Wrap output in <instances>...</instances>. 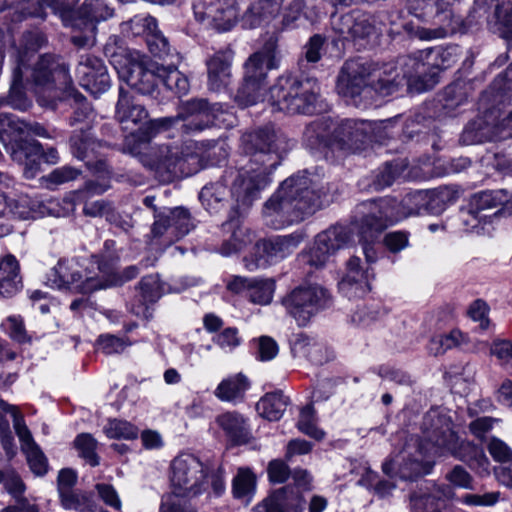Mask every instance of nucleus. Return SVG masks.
Listing matches in <instances>:
<instances>
[{"label": "nucleus", "mask_w": 512, "mask_h": 512, "mask_svg": "<svg viewBox=\"0 0 512 512\" xmlns=\"http://www.w3.org/2000/svg\"><path fill=\"white\" fill-rule=\"evenodd\" d=\"M382 470L388 476H398L403 480H413L428 472L421 461L406 460L403 452L385 461Z\"/></svg>", "instance_id": "4c0bfd02"}, {"label": "nucleus", "mask_w": 512, "mask_h": 512, "mask_svg": "<svg viewBox=\"0 0 512 512\" xmlns=\"http://www.w3.org/2000/svg\"><path fill=\"white\" fill-rule=\"evenodd\" d=\"M171 469L173 494L194 497L205 490L206 475L203 464L193 455L183 454L176 457L172 462Z\"/></svg>", "instance_id": "f3484780"}, {"label": "nucleus", "mask_w": 512, "mask_h": 512, "mask_svg": "<svg viewBox=\"0 0 512 512\" xmlns=\"http://www.w3.org/2000/svg\"><path fill=\"white\" fill-rule=\"evenodd\" d=\"M250 381L243 373L229 375L222 379L214 390L215 397L221 402L239 404L245 400L246 392L250 389Z\"/></svg>", "instance_id": "e433bc0d"}, {"label": "nucleus", "mask_w": 512, "mask_h": 512, "mask_svg": "<svg viewBox=\"0 0 512 512\" xmlns=\"http://www.w3.org/2000/svg\"><path fill=\"white\" fill-rule=\"evenodd\" d=\"M324 197L306 172L297 173L284 180L265 202L262 212L264 221L273 229L300 222L325 204Z\"/></svg>", "instance_id": "20e7f679"}, {"label": "nucleus", "mask_w": 512, "mask_h": 512, "mask_svg": "<svg viewBox=\"0 0 512 512\" xmlns=\"http://www.w3.org/2000/svg\"><path fill=\"white\" fill-rule=\"evenodd\" d=\"M256 485V476L251 469L240 467L232 481L233 497L249 504L255 495Z\"/></svg>", "instance_id": "a19ab883"}, {"label": "nucleus", "mask_w": 512, "mask_h": 512, "mask_svg": "<svg viewBox=\"0 0 512 512\" xmlns=\"http://www.w3.org/2000/svg\"><path fill=\"white\" fill-rule=\"evenodd\" d=\"M97 146H99V143L91 137L90 132L83 129L74 132L70 138L71 152L80 160L88 158L90 154L94 153Z\"/></svg>", "instance_id": "8fccbe9b"}, {"label": "nucleus", "mask_w": 512, "mask_h": 512, "mask_svg": "<svg viewBox=\"0 0 512 512\" xmlns=\"http://www.w3.org/2000/svg\"><path fill=\"white\" fill-rule=\"evenodd\" d=\"M81 175V170L72 166H61L55 168L41 178V183L48 189H55L57 186L76 180Z\"/></svg>", "instance_id": "603ef678"}, {"label": "nucleus", "mask_w": 512, "mask_h": 512, "mask_svg": "<svg viewBox=\"0 0 512 512\" xmlns=\"http://www.w3.org/2000/svg\"><path fill=\"white\" fill-rule=\"evenodd\" d=\"M163 70L161 71V83L164 88L179 95H184L189 91L187 77L176 67L163 65Z\"/></svg>", "instance_id": "09e8293b"}, {"label": "nucleus", "mask_w": 512, "mask_h": 512, "mask_svg": "<svg viewBox=\"0 0 512 512\" xmlns=\"http://www.w3.org/2000/svg\"><path fill=\"white\" fill-rule=\"evenodd\" d=\"M254 509L255 512H303V499L284 487L273 492Z\"/></svg>", "instance_id": "72a5a7b5"}, {"label": "nucleus", "mask_w": 512, "mask_h": 512, "mask_svg": "<svg viewBox=\"0 0 512 512\" xmlns=\"http://www.w3.org/2000/svg\"><path fill=\"white\" fill-rule=\"evenodd\" d=\"M233 57L232 50L225 49L217 51L207 58V84L210 90L220 91L230 83Z\"/></svg>", "instance_id": "7c9ffc66"}, {"label": "nucleus", "mask_w": 512, "mask_h": 512, "mask_svg": "<svg viewBox=\"0 0 512 512\" xmlns=\"http://www.w3.org/2000/svg\"><path fill=\"white\" fill-rule=\"evenodd\" d=\"M115 259L111 258L109 264L102 263L98 255L91 257V266L98 272L87 269L85 276L82 274L81 265L75 259H60L47 276V284L55 289L76 290L81 293H91L98 289L106 288L108 284L115 282Z\"/></svg>", "instance_id": "9d476101"}, {"label": "nucleus", "mask_w": 512, "mask_h": 512, "mask_svg": "<svg viewBox=\"0 0 512 512\" xmlns=\"http://www.w3.org/2000/svg\"><path fill=\"white\" fill-rule=\"evenodd\" d=\"M303 6L300 0H291L282 11L280 28L282 30L294 29L302 15Z\"/></svg>", "instance_id": "680f3d73"}, {"label": "nucleus", "mask_w": 512, "mask_h": 512, "mask_svg": "<svg viewBox=\"0 0 512 512\" xmlns=\"http://www.w3.org/2000/svg\"><path fill=\"white\" fill-rule=\"evenodd\" d=\"M45 37L39 32H29L24 35V50L17 51L15 65L12 69V81L7 98H0V106L7 104L14 109L27 110L31 103L25 95V85L30 83L28 77L24 78L29 70L28 62L36 51L45 43Z\"/></svg>", "instance_id": "4468645a"}, {"label": "nucleus", "mask_w": 512, "mask_h": 512, "mask_svg": "<svg viewBox=\"0 0 512 512\" xmlns=\"http://www.w3.org/2000/svg\"><path fill=\"white\" fill-rule=\"evenodd\" d=\"M242 213H232L223 224V230L229 233V238L224 240L220 253L223 256H231L244 249L253 240L252 232L240 222Z\"/></svg>", "instance_id": "2f4dec72"}, {"label": "nucleus", "mask_w": 512, "mask_h": 512, "mask_svg": "<svg viewBox=\"0 0 512 512\" xmlns=\"http://www.w3.org/2000/svg\"><path fill=\"white\" fill-rule=\"evenodd\" d=\"M512 137V112L497 127H492L482 118L470 122L464 129L461 141L466 145H473L485 141H497Z\"/></svg>", "instance_id": "cd10ccee"}, {"label": "nucleus", "mask_w": 512, "mask_h": 512, "mask_svg": "<svg viewBox=\"0 0 512 512\" xmlns=\"http://www.w3.org/2000/svg\"><path fill=\"white\" fill-rule=\"evenodd\" d=\"M31 84L40 106L51 110L70 107L69 124L84 121L92 112L90 104L75 90L69 67L53 56H40L30 73Z\"/></svg>", "instance_id": "7ed1b4c3"}, {"label": "nucleus", "mask_w": 512, "mask_h": 512, "mask_svg": "<svg viewBox=\"0 0 512 512\" xmlns=\"http://www.w3.org/2000/svg\"><path fill=\"white\" fill-rule=\"evenodd\" d=\"M63 508L76 510L79 512H93L96 504L92 497L87 493H76L72 490L64 491L60 494Z\"/></svg>", "instance_id": "3c124183"}, {"label": "nucleus", "mask_w": 512, "mask_h": 512, "mask_svg": "<svg viewBox=\"0 0 512 512\" xmlns=\"http://www.w3.org/2000/svg\"><path fill=\"white\" fill-rule=\"evenodd\" d=\"M191 228L188 211L174 208L155 215L151 232L153 237H163L164 244L170 245L187 235Z\"/></svg>", "instance_id": "5701e85b"}, {"label": "nucleus", "mask_w": 512, "mask_h": 512, "mask_svg": "<svg viewBox=\"0 0 512 512\" xmlns=\"http://www.w3.org/2000/svg\"><path fill=\"white\" fill-rule=\"evenodd\" d=\"M267 101L278 111L312 114L320 108V87L314 78L299 79L283 74L268 92Z\"/></svg>", "instance_id": "f8f14e48"}, {"label": "nucleus", "mask_w": 512, "mask_h": 512, "mask_svg": "<svg viewBox=\"0 0 512 512\" xmlns=\"http://www.w3.org/2000/svg\"><path fill=\"white\" fill-rule=\"evenodd\" d=\"M452 420L439 409L429 410L422 421L423 442L420 453L437 456L443 445H447L453 437Z\"/></svg>", "instance_id": "6ab92c4d"}, {"label": "nucleus", "mask_w": 512, "mask_h": 512, "mask_svg": "<svg viewBox=\"0 0 512 512\" xmlns=\"http://www.w3.org/2000/svg\"><path fill=\"white\" fill-rule=\"evenodd\" d=\"M458 46H436L420 50L397 60L402 83L413 92L421 93L436 83L438 71L451 67L458 60Z\"/></svg>", "instance_id": "6e6552de"}, {"label": "nucleus", "mask_w": 512, "mask_h": 512, "mask_svg": "<svg viewBox=\"0 0 512 512\" xmlns=\"http://www.w3.org/2000/svg\"><path fill=\"white\" fill-rule=\"evenodd\" d=\"M279 65L277 40L271 37L244 62L242 84L235 95V101L241 107L262 101L266 92L268 72L277 69Z\"/></svg>", "instance_id": "9b49d317"}, {"label": "nucleus", "mask_w": 512, "mask_h": 512, "mask_svg": "<svg viewBox=\"0 0 512 512\" xmlns=\"http://www.w3.org/2000/svg\"><path fill=\"white\" fill-rule=\"evenodd\" d=\"M297 426L301 432L312 438L320 440L324 437V432L315 424L314 410L311 406H306L301 410Z\"/></svg>", "instance_id": "052dcab7"}, {"label": "nucleus", "mask_w": 512, "mask_h": 512, "mask_svg": "<svg viewBox=\"0 0 512 512\" xmlns=\"http://www.w3.org/2000/svg\"><path fill=\"white\" fill-rule=\"evenodd\" d=\"M353 228L333 226L319 233L308 254V263L316 268L324 266L330 257L352 241Z\"/></svg>", "instance_id": "412c9836"}, {"label": "nucleus", "mask_w": 512, "mask_h": 512, "mask_svg": "<svg viewBox=\"0 0 512 512\" xmlns=\"http://www.w3.org/2000/svg\"><path fill=\"white\" fill-rule=\"evenodd\" d=\"M79 455L91 466L99 464V458L95 452L97 442L90 434H80L74 441Z\"/></svg>", "instance_id": "4d7b16f0"}, {"label": "nucleus", "mask_w": 512, "mask_h": 512, "mask_svg": "<svg viewBox=\"0 0 512 512\" xmlns=\"http://www.w3.org/2000/svg\"><path fill=\"white\" fill-rule=\"evenodd\" d=\"M372 130L366 121L344 119L334 122L322 117L311 122L304 132V143L312 151L355 152L360 150Z\"/></svg>", "instance_id": "0eeeda50"}, {"label": "nucleus", "mask_w": 512, "mask_h": 512, "mask_svg": "<svg viewBox=\"0 0 512 512\" xmlns=\"http://www.w3.org/2000/svg\"><path fill=\"white\" fill-rule=\"evenodd\" d=\"M21 288L19 263L13 255L8 254L0 260V294L11 297Z\"/></svg>", "instance_id": "58836bf2"}, {"label": "nucleus", "mask_w": 512, "mask_h": 512, "mask_svg": "<svg viewBox=\"0 0 512 512\" xmlns=\"http://www.w3.org/2000/svg\"><path fill=\"white\" fill-rule=\"evenodd\" d=\"M76 75L80 85L94 96L106 92L110 87V77L103 61L91 54L79 58Z\"/></svg>", "instance_id": "b1692460"}, {"label": "nucleus", "mask_w": 512, "mask_h": 512, "mask_svg": "<svg viewBox=\"0 0 512 512\" xmlns=\"http://www.w3.org/2000/svg\"><path fill=\"white\" fill-rule=\"evenodd\" d=\"M446 479L455 487L473 489L472 476L460 465H456L449 473H447Z\"/></svg>", "instance_id": "774afa93"}, {"label": "nucleus", "mask_w": 512, "mask_h": 512, "mask_svg": "<svg viewBox=\"0 0 512 512\" xmlns=\"http://www.w3.org/2000/svg\"><path fill=\"white\" fill-rule=\"evenodd\" d=\"M228 289L235 293H245L251 302L260 305L269 304L273 298L275 283L272 279L234 277L228 283Z\"/></svg>", "instance_id": "c756f323"}, {"label": "nucleus", "mask_w": 512, "mask_h": 512, "mask_svg": "<svg viewBox=\"0 0 512 512\" xmlns=\"http://www.w3.org/2000/svg\"><path fill=\"white\" fill-rule=\"evenodd\" d=\"M293 350L308 357L313 362L321 363L323 361V357L319 355L322 351V345L306 335L300 334L297 336L293 343Z\"/></svg>", "instance_id": "6e6d98bb"}, {"label": "nucleus", "mask_w": 512, "mask_h": 512, "mask_svg": "<svg viewBox=\"0 0 512 512\" xmlns=\"http://www.w3.org/2000/svg\"><path fill=\"white\" fill-rule=\"evenodd\" d=\"M508 202L505 190H486L475 193L469 200V207L474 213L486 214V211L496 209Z\"/></svg>", "instance_id": "37998d69"}, {"label": "nucleus", "mask_w": 512, "mask_h": 512, "mask_svg": "<svg viewBox=\"0 0 512 512\" xmlns=\"http://www.w3.org/2000/svg\"><path fill=\"white\" fill-rule=\"evenodd\" d=\"M32 472L38 476L47 472V460L38 445L23 450Z\"/></svg>", "instance_id": "0e129e2a"}, {"label": "nucleus", "mask_w": 512, "mask_h": 512, "mask_svg": "<svg viewBox=\"0 0 512 512\" xmlns=\"http://www.w3.org/2000/svg\"><path fill=\"white\" fill-rule=\"evenodd\" d=\"M148 111L144 105L123 87L119 88V98L116 104L115 118L121 128L131 134L125 140V146H146L159 132L172 127L181 128L183 133L192 134L204 130L213 122L212 112L200 100H189L179 106L174 117H162L148 120Z\"/></svg>", "instance_id": "f03ea898"}, {"label": "nucleus", "mask_w": 512, "mask_h": 512, "mask_svg": "<svg viewBox=\"0 0 512 512\" xmlns=\"http://www.w3.org/2000/svg\"><path fill=\"white\" fill-rule=\"evenodd\" d=\"M498 209L493 214H480L474 213L471 207L468 206L467 210L462 212V222L466 226V230L470 232L479 233L487 223H491L492 219L500 213Z\"/></svg>", "instance_id": "13d9d810"}, {"label": "nucleus", "mask_w": 512, "mask_h": 512, "mask_svg": "<svg viewBox=\"0 0 512 512\" xmlns=\"http://www.w3.org/2000/svg\"><path fill=\"white\" fill-rule=\"evenodd\" d=\"M398 64H384L381 67L357 60L346 61L337 81L340 95L355 98L374 90L380 95H390L402 86Z\"/></svg>", "instance_id": "423d86ee"}, {"label": "nucleus", "mask_w": 512, "mask_h": 512, "mask_svg": "<svg viewBox=\"0 0 512 512\" xmlns=\"http://www.w3.org/2000/svg\"><path fill=\"white\" fill-rule=\"evenodd\" d=\"M113 14L112 9L104 2V0H85L81 9L80 15L91 24L106 20Z\"/></svg>", "instance_id": "864d4df0"}, {"label": "nucleus", "mask_w": 512, "mask_h": 512, "mask_svg": "<svg viewBox=\"0 0 512 512\" xmlns=\"http://www.w3.org/2000/svg\"><path fill=\"white\" fill-rule=\"evenodd\" d=\"M304 239L302 231L262 239L254 245L250 256L244 258L245 267L254 271L282 261L293 254Z\"/></svg>", "instance_id": "2eb2a0df"}, {"label": "nucleus", "mask_w": 512, "mask_h": 512, "mask_svg": "<svg viewBox=\"0 0 512 512\" xmlns=\"http://www.w3.org/2000/svg\"><path fill=\"white\" fill-rule=\"evenodd\" d=\"M70 1L64 5L65 8L72 6L76 0ZM45 7L58 8L57 0H3L0 11L7 10L9 15H12L13 21H21L27 16L43 17Z\"/></svg>", "instance_id": "473e14b6"}, {"label": "nucleus", "mask_w": 512, "mask_h": 512, "mask_svg": "<svg viewBox=\"0 0 512 512\" xmlns=\"http://www.w3.org/2000/svg\"><path fill=\"white\" fill-rule=\"evenodd\" d=\"M453 200V193L448 188H442L432 193L423 190L411 192L405 195L400 202L393 199V212L397 216L396 223L407 217L418 216L427 212L432 203L442 202L446 205V203H451Z\"/></svg>", "instance_id": "4be33fe9"}, {"label": "nucleus", "mask_w": 512, "mask_h": 512, "mask_svg": "<svg viewBox=\"0 0 512 512\" xmlns=\"http://www.w3.org/2000/svg\"><path fill=\"white\" fill-rule=\"evenodd\" d=\"M488 451L496 462L510 463L512 461V449L498 438L490 439Z\"/></svg>", "instance_id": "69168bd1"}, {"label": "nucleus", "mask_w": 512, "mask_h": 512, "mask_svg": "<svg viewBox=\"0 0 512 512\" xmlns=\"http://www.w3.org/2000/svg\"><path fill=\"white\" fill-rule=\"evenodd\" d=\"M411 508L413 512H440L436 496L431 494L411 496Z\"/></svg>", "instance_id": "338daca9"}, {"label": "nucleus", "mask_w": 512, "mask_h": 512, "mask_svg": "<svg viewBox=\"0 0 512 512\" xmlns=\"http://www.w3.org/2000/svg\"><path fill=\"white\" fill-rule=\"evenodd\" d=\"M401 171L402 166L399 163H387L375 176L374 185L376 189H384L392 185Z\"/></svg>", "instance_id": "e2e57ef3"}, {"label": "nucleus", "mask_w": 512, "mask_h": 512, "mask_svg": "<svg viewBox=\"0 0 512 512\" xmlns=\"http://www.w3.org/2000/svg\"><path fill=\"white\" fill-rule=\"evenodd\" d=\"M142 150L143 146L130 147V153L163 182L191 176L203 168L197 147L191 141L158 145L150 147L147 152Z\"/></svg>", "instance_id": "39448f33"}, {"label": "nucleus", "mask_w": 512, "mask_h": 512, "mask_svg": "<svg viewBox=\"0 0 512 512\" xmlns=\"http://www.w3.org/2000/svg\"><path fill=\"white\" fill-rule=\"evenodd\" d=\"M451 454L460 461L466 462L470 468L474 469L479 474H489L490 461L485 455L483 449L470 441H459L455 432L451 441L447 445H443V449L437 456Z\"/></svg>", "instance_id": "bb28decb"}, {"label": "nucleus", "mask_w": 512, "mask_h": 512, "mask_svg": "<svg viewBox=\"0 0 512 512\" xmlns=\"http://www.w3.org/2000/svg\"><path fill=\"white\" fill-rule=\"evenodd\" d=\"M104 432L111 439L131 440L137 438L138 435V430L134 425L118 419L109 420L104 427Z\"/></svg>", "instance_id": "5fc2aeb1"}, {"label": "nucleus", "mask_w": 512, "mask_h": 512, "mask_svg": "<svg viewBox=\"0 0 512 512\" xmlns=\"http://www.w3.org/2000/svg\"><path fill=\"white\" fill-rule=\"evenodd\" d=\"M282 0H254L242 16V25L253 29L269 24L281 9Z\"/></svg>", "instance_id": "f704fd0d"}, {"label": "nucleus", "mask_w": 512, "mask_h": 512, "mask_svg": "<svg viewBox=\"0 0 512 512\" xmlns=\"http://www.w3.org/2000/svg\"><path fill=\"white\" fill-rule=\"evenodd\" d=\"M475 12H488L491 6H495L494 16L496 22L504 29V32H512V0H475Z\"/></svg>", "instance_id": "79ce46f5"}, {"label": "nucleus", "mask_w": 512, "mask_h": 512, "mask_svg": "<svg viewBox=\"0 0 512 512\" xmlns=\"http://www.w3.org/2000/svg\"><path fill=\"white\" fill-rule=\"evenodd\" d=\"M0 408L3 411L8 412L12 415L13 426L20 440L22 451L37 445L31 435L30 430L25 424L23 416L19 413L18 408L16 406L8 404L4 400H0Z\"/></svg>", "instance_id": "de8ad7c7"}, {"label": "nucleus", "mask_w": 512, "mask_h": 512, "mask_svg": "<svg viewBox=\"0 0 512 512\" xmlns=\"http://www.w3.org/2000/svg\"><path fill=\"white\" fill-rule=\"evenodd\" d=\"M30 133L42 138L52 137L40 123L26 122L13 115L0 114V142L10 154L11 146L17 148V143H26L27 141L22 139V135Z\"/></svg>", "instance_id": "393cba45"}, {"label": "nucleus", "mask_w": 512, "mask_h": 512, "mask_svg": "<svg viewBox=\"0 0 512 512\" xmlns=\"http://www.w3.org/2000/svg\"><path fill=\"white\" fill-rule=\"evenodd\" d=\"M359 219L353 225L359 234H380L387 227L396 223V215L393 212V199L381 198L363 202L358 206Z\"/></svg>", "instance_id": "a211bd4d"}, {"label": "nucleus", "mask_w": 512, "mask_h": 512, "mask_svg": "<svg viewBox=\"0 0 512 512\" xmlns=\"http://www.w3.org/2000/svg\"><path fill=\"white\" fill-rule=\"evenodd\" d=\"M11 157L14 161L24 165V174L26 178H33L39 169L37 160L42 157L49 164L58 163L60 157L55 148L43 150L42 145L38 141L26 143H17V148L11 146Z\"/></svg>", "instance_id": "a878e982"}, {"label": "nucleus", "mask_w": 512, "mask_h": 512, "mask_svg": "<svg viewBox=\"0 0 512 512\" xmlns=\"http://www.w3.org/2000/svg\"><path fill=\"white\" fill-rule=\"evenodd\" d=\"M490 352L495 356L499 365L512 374V342L509 340H496L492 343Z\"/></svg>", "instance_id": "bf43d9fd"}, {"label": "nucleus", "mask_w": 512, "mask_h": 512, "mask_svg": "<svg viewBox=\"0 0 512 512\" xmlns=\"http://www.w3.org/2000/svg\"><path fill=\"white\" fill-rule=\"evenodd\" d=\"M111 50L112 48L107 46L105 53L119 78L139 93L154 96L158 83L161 82L163 64L141 56L138 52H129L121 48L118 51Z\"/></svg>", "instance_id": "ddd939ff"}, {"label": "nucleus", "mask_w": 512, "mask_h": 512, "mask_svg": "<svg viewBox=\"0 0 512 512\" xmlns=\"http://www.w3.org/2000/svg\"><path fill=\"white\" fill-rule=\"evenodd\" d=\"M388 311L379 303L359 306L351 315V321L359 327H369L384 319Z\"/></svg>", "instance_id": "49530a36"}, {"label": "nucleus", "mask_w": 512, "mask_h": 512, "mask_svg": "<svg viewBox=\"0 0 512 512\" xmlns=\"http://www.w3.org/2000/svg\"><path fill=\"white\" fill-rule=\"evenodd\" d=\"M291 148L290 141L280 131L267 126L245 133L241 149L247 160L239 168H228L224 179L229 183V195L234 213H246L271 183L270 175L280 164L282 155Z\"/></svg>", "instance_id": "f257e3e1"}, {"label": "nucleus", "mask_w": 512, "mask_h": 512, "mask_svg": "<svg viewBox=\"0 0 512 512\" xmlns=\"http://www.w3.org/2000/svg\"><path fill=\"white\" fill-rule=\"evenodd\" d=\"M195 18L218 31H228L238 19L236 0H193Z\"/></svg>", "instance_id": "aec40b11"}, {"label": "nucleus", "mask_w": 512, "mask_h": 512, "mask_svg": "<svg viewBox=\"0 0 512 512\" xmlns=\"http://www.w3.org/2000/svg\"><path fill=\"white\" fill-rule=\"evenodd\" d=\"M288 399L281 392H272L265 394L257 403L258 413L270 421L279 420L286 407Z\"/></svg>", "instance_id": "c03bdc74"}, {"label": "nucleus", "mask_w": 512, "mask_h": 512, "mask_svg": "<svg viewBox=\"0 0 512 512\" xmlns=\"http://www.w3.org/2000/svg\"><path fill=\"white\" fill-rule=\"evenodd\" d=\"M229 183L225 181L224 175L221 180L204 186L199 194V199L206 210L217 211L218 207L228 195Z\"/></svg>", "instance_id": "a18cd8bd"}, {"label": "nucleus", "mask_w": 512, "mask_h": 512, "mask_svg": "<svg viewBox=\"0 0 512 512\" xmlns=\"http://www.w3.org/2000/svg\"><path fill=\"white\" fill-rule=\"evenodd\" d=\"M141 299L131 305V312L139 318L152 317L150 305L154 304L163 294V288L157 275L143 277L140 284Z\"/></svg>", "instance_id": "c9c22d12"}, {"label": "nucleus", "mask_w": 512, "mask_h": 512, "mask_svg": "<svg viewBox=\"0 0 512 512\" xmlns=\"http://www.w3.org/2000/svg\"><path fill=\"white\" fill-rule=\"evenodd\" d=\"M374 278L373 271L361 266L358 257H351L347 262V272L339 282V290L348 298L362 297L371 290L370 281Z\"/></svg>", "instance_id": "c85d7f7f"}, {"label": "nucleus", "mask_w": 512, "mask_h": 512, "mask_svg": "<svg viewBox=\"0 0 512 512\" xmlns=\"http://www.w3.org/2000/svg\"><path fill=\"white\" fill-rule=\"evenodd\" d=\"M216 423L234 443L241 444L249 440L250 430L247 421L238 412L222 413L217 416Z\"/></svg>", "instance_id": "ea45409f"}, {"label": "nucleus", "mask_w": 512, "mask_h": 512, "mask_svg": "<svg viewBox=\"0 0 512 512\" xmlns=\"http://www.w3.org/2000/svg\"><path fill=\"white\" fill-rule=\"evenodd\" d=\"M461 0H408V9L418 19L429 23L431 27L405 26L410 35L431 41L443 39L455 33H464L468 26L462 18L452 11L455 3Z\"/></svg>", "instance_id": "1a4fd4ad"}, {"label": "nucleus", "mask_w": 512, "mask_h": 512, "mask_svg": "<svg viewBox=\"0 0 512 512\" xmlns=\"http://www.w3.org/2000/svg\"><path fill=\"white\" fill-rule=\"evenodd\" d=\"M282 302L298 325L305 326L314 315L329 305L330 295L321 285L308 284L292 290Z\"/></svg>", "instance_id": "dca6fc26"}]
</instances>
